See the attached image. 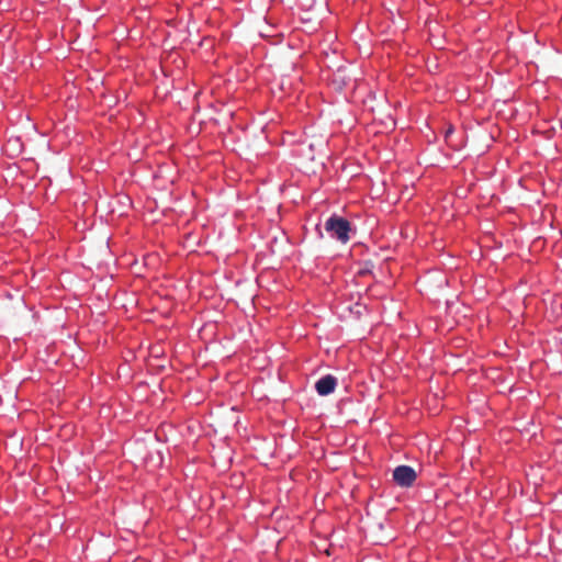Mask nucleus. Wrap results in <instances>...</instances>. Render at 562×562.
I'll return each instance as SVG.
<instances>
[{"instance_id":"nucleus-1","label":"nucleus","mask_w":562,"mask_h":562,"mask_svg":"<svg viewBox=\"0 0 562 562\" xmlns=\"http://www.w3.org/2000/svg\"><path fill=\"white\" fill-rule=\"evenodd\" d=\"M325 229L341 244H346L350 239L349 233L351 226L349 221L344 217L337 215L330 216L325 223Z\"/></svg>"},{"instance_id":"nucleus-4","label":"nucleus","mask_w":562,"mask_h":562,"mask_svg":"<svg viewBox=\"0 0 562 562\" xmlns=\"http://www.w3.org/2000/svg\"><path fill=\"white\" fill-rule=\"evenodd\" d=\"M451 133H452V128L450 127V128H448V131L446 133V137H448V135L451 134Z\"/></svg>"},{"instance_id":"nucleus-3","label":"nucleus","mask_w":562,"mask_h":562,"mask_svg":"<svg viewBox=\"0 0 562 562\" xmlns=\"http://www.w3.org/2000/svg\"><path fill=\"white\" fill-rule=\"evenodd\" d=\"M336 384V378L330 374H327L316 382L315 389L319 395L326 396L334 392Z\"/></svg>"},{"instance_id":"nucleus-2","label":"nucleus","mask_w":562,"mask_h":562,"mask_svg":"<svg viewBox=\"0 0 562 562\" xmlns=\"http://www.w3.org/2000/svg\"><path fill=\"white\" fill-rule=\"evenodd\" d=\"M393 480L403 487L412 486L416 480V472L412 467L400 465L393 471Z\"/></svg>"}]
</instances>
